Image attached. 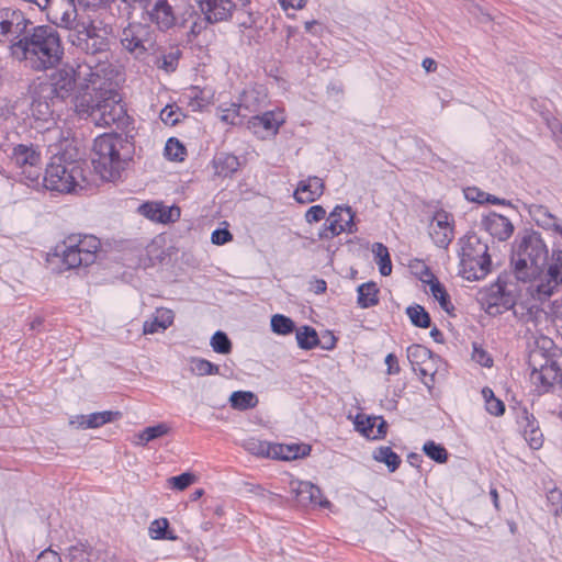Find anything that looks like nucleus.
Listing matches in <instances>:
<instances>
[{
	"label": "nucleus",
	"mask_w": 562,
	"mask_h": 562,
	"mask_svg": "<svg viewBox=\"0 0 562 562\" xmlns=\"http://www.w3.org/2000/svg\"><path fill=\"white\" fill-rule=\"evenodd\" d=\"M194 2L209 23H218L229 20L237 9L247 7L250 0H194Z\"/></svg>",
	"instance_id": "obj_16"
},
{
	"label": "nucleus",
	"mask_w": 562,
	"mask_h": 562,
	"mask_svg": "<svg viewBox=\"0 0 562 562\" xmlns=\"http://www.w3.org/2000/svg\"><path fill=\"white\" fill-rule=\"evenodd\" d=\"M430 358L431 351L422 345L414 344L407 348V359L413 371H417V366L424 364Z\"/></svg>",
	"instance_id": "obj_39"
},
{
	"label": "nucleus",
	"mask_w": 562,
	"mask_h": 562,
	"mask_svg": "<svg viewBox=\"0 0 562 562\" xmlns=\"http://www.w3.org/2000/svg\"><path fill=\"white\" fill-rule=\"evenodd\" d=\"M35 562H63V561H61L60 555L56 551H54L52 549H46L38 554Z\"/></svg>",
	"instance_id": "obj_62"
},
{
	"label": "nucleus",
	"mask_w": 562,
	"mask_h": 562,
	"mask_svg": "<svg viewBox=\"0 0 562 562\" xmlns=\"http://www.w3.org/2000/svg\"><path fill=\"white\" fill-rule=\"evenodd\" d=\"M297 346L303 350H312L319 345L318 334L311 326H302L295 334Z\"/></svg>",
	"instance_id": "obj_35"
},
{
	"label": "nucleus",
	"mask_w": 562,
	"mask_h": 562,
	"mask_svg": "<svg viewBox=\"0 0 562 562\" xmlns=\"http://www.w3.org/2000/svg\"><path fill=\"white\" fill-rule=\"evenodd\" d=\"M327 212L324 206L316 204L308 207L304 214L305 222L307 224H314L322 220H326Z\"/></svg>",
	"instance_id": "obj_55"
},
{
	"label": "nucleus",
	"mask_w": 562,
	"mask_h": 562,
	"mask_svg": "<svg viewBox=\"0 0 562 562\" xmlns=\"http://www.w3.org/2000/svg\"><path fill=\"white\" fill-rule=\"evenodd\" d=\"M357 304L360 308H370L379 303V288L375 282H366L357 288Z\"/></svg>",
	"instance_id": "obj_30"
},
{
	"label": "nucleus",
	"mask_w": 562,
	"mask_h": 562,
	"mask_svg": "<svg viewBox=\"0 0 562 562\" xmlns=\"http://www.w3.org/2000/svg\"><path fill=\"white\" fill-rule=\"evenodd\" d=\"M483 397L485 400L486 411L494 416H502L505 412V404L495 397L494 392L485 387L482 390Z\"/></svg>",
	"instance_id": "obj_45"
},
{
	"label": "nucleus",
	"mask_w": 562,
	"mask_h": 562,
	"mask_svg": "<svg viewBox=\"0 0 562 562\" xmlns=\"http://www.w3.org/2000/svg\"><path fill=\"white\" fill-rule=\"evenodd\" d=\"M548 510L558 516L562 513V491L560 488H551L547 493Z\"/></svg>",
	"instance_id": "obj_50"
},
{
	"label": "nucleus",
	"mask_w": 562,
	"mask_h": 562,
	"mask_svg": "<svg viewBox=\"0 0 562 562\" xmlns=\"http://www.w3.org/2000/svg\"><path fill=\"white\" fill-rule=\"evenodd\" d=\"M42 11L48 20L69 31L68 41L72 46L87 55L103 54L109 50V32L105 27L97 26L92 21H78L75 0H41Z\"/></svg>",
	"instance_id": "obj_2"
},
{
	"label": "nucleus",
	"mask_w": 562,
	"mask_h": 562,
	"mask_svg": "<svg viewBox=\"0 0 562 562\" xmlns=\"http://www.w3.org/2000/svg\"><path fill=\"white\" fill-rule=\"evenodd\" d=\"M472 360L485 368L493 366L491 355L477 342H473L472 345Z\"/></svg>",
	"instance_id": "obj_52"
},
{
	"label": "nucleus",
	"mask_w": 562,
	"mask_h": 562,
	"mask_svg": "<svg viewBox=\"0 0 562 562\" xmlns=\"http://www.w3.org/2000/svg\"><path fill=\"white\" fill-rule=\"evenodd\" d=\"M120 145L121 137L116 134H103L94 139L92 165L104 180H113L120 175Z\"/></svg>",
	"instance_id": "obj_9"
},
{
	"label": "nucleus",
	"mask_w": 562,
	"mask_h": 562,
	"mask_svg": "<svg viewBox=\"0 0 562 562\" xmlns=\"http://www.w3.org/2000/svg\"><path fill=\"white\" fill-rule=\"evenodd\" d=\"M532 281L533 295L542 301L562 289V250L553 249L550 259Z\"/></svg>",
	"instance_id": "obj_12"
},
{
	"label": "nucleus",
	"mask_w": 562,
	"mask_h": 562,
	"mask_svg": "<svg viewBox=\"0 0 562 562\" xmlns=\"http://www.w3.org/2000/svg\"><path fill=\"white\" fill-rule=\"evenodd\" d=\"M182 116V112L178 106L173 105H166L160 111V120L167 124V125H176L178 122H180V119Z\"/></svg>",
	"instance_id": "obj_53"
},
{
	"label": "nucleus",
	"mask_w": 562,
	"mask_h": 562,
	"mask_svg": "<svg viewBox=\"0 0 562 562\" xmlns=\"http://www.w3.org/2000/svg\"><path fill=\"white\" fill-rule=\"evenodd\" d=\"M262 446H270V442L267 441H250L248 443L247 449L254 454L266 457V452Z\"/></svg>",
	"instance_id": "obj_63"
},
{
	"label": "nucleus",
	"mask_w": 562,
	"mask_h": 562,
	"mask_svg": "<svg viewBox=\"0 0 562 562\" xmlns=\"http://www.w3.org/2000/svg\"><path fill=\"white\" fill-rule=\"evenodd\" d=\"M99 71L91 90L76 97L75 110L81 117H92L98 126H120L126 121V110L115 88V69L108 60H99Z\"/></svg>",
	"instance_id": "obj_1"
},
{
	"label": "nucleus",
	"mask_w": 562,
	"mask_h": 562,
	"mask_svg": "<svg viewBox=\"0 0 562 562\" xmlns=\"http://www.w3.org/2000/svg\"><path fill=\"white\" fill-rule=\"evenodd\" d=\"M121 416L120 412H112V411H103V412H95L87 415L88 419L85 424L86 427H89V429L99 428L108 423L113 422L114 419L119 418Z\"/></svg>",
	"instance_id": "obj_40"
},
{
	"label": "nucleus",
	"mask_w": 562,
	"mask_h": 562,
	"mask_svg": "<svg viewBox=\"0 0 562 562\" xmlns=\"http://www.w3.org/2000/svg\"><path fill=\"white\" fill-rule=\"evenodd\" d=\"M531 367L530 381L539 394L547 393L555 383L562 382V369L542 350H532L529 355Z\"/></svg>",
	"instance_id": "obj_11"
},
{
	"label": "nucleus",
	"mask_w": 562,
	"mask_h": 562,
	"mask_svg": "<svg viewBox=\"0 0 562 562\" xmlns=\"http://www.w3.org/2000/svg\"><path fill=\"white\" fill-rule=\"evenodd\" d=\"M386 373L389 375L398 374L401 371L397 357L394 353H389L385 357Z\"/></svg>",
	"instance_id": "obj_61"
},
{
	"label": "nucleus",
	"mask_w": 562,
	"mask_h": 562,
	"mask_svg": "<svg viewBox=\"0 0 562 562\" xmlns=\"http://www.w3.org/2000/svg\"><path fill=\"white\" fill-rule=\"evenodd\" d=\"M482 305L490 315H498L516 304V296L507 289L506 282L497 280L482 292Z\"/></svg>",
	"instance_id": "obj_15"
},
{
	"label": "nucleus",
	"mask_w": 562,
	"mask_h": 562,
	"mask_svg": "<svg viewBox=\"0 0 562 562\" xmlns=\"http://www.w3.org/2000/svg\"><path fill=\"white\" fill-rule=\"evenodd\" d=\"M464 198L468 201L476 202L479 204H484L485 200H488V193L482 191L476 187H468L464 189Z\"/></svg>",
	"instance_id": "obj_56"
},
{
	"label": "nucleus",
	"mask_w": 562,
	"mask_h": 562,
	"mask_svg": "<svg viewBox=\"0 0 562 562\" xmlns=\"http://www.w3.org/2000/svg\"><path fill=\"white\" fill-rule=\"evenodd\" d=\"M169 527V521L167 518H159L155 519L150 522L148 528V533L151 539L159 540V539H175L173 536L169 535L167 532Z\"/></svg>",
	"instance_id": "obj_46"
},
{
	"label": "nucleus",
	"mask_w": 562,
	"mask_h": 562,
	"mask_svg": "<svg viewBox=\"0 0 562 562\" xmlns=\"http://www.w3.org/2000/svg\"><path fill=\"white\" fill-rule=\"evenodd\" d=\"M165 157L172 161H182L186 157V147L179 139L170 137L165 146Z\"/></svg>",
	"instance_id": "obj_44"
},
{
	"label": "nucleus",
	"mask_w": 562,
	"mask_h": 562,
	"mask_svg": "<svg viewBox=\"0 0 562 562\" xmlns=\"http://www.w3.org/2000/svg\"><path fill=\"white\" fill-rule=\"evenodd\" d=\"M229 404L234 409L246 411L258 404V397L250 391H235L231 394Z\"/></svg>",
	"instance_id": "obj_34"
},
{
	"label": "nucleus",
	"mask_w": 562,
	"mask_h": 562,
	"mask_svg": "<svg viewBox=\"0 0 562 562\" xmlns=\"http://www.w3.org/2000/svg\"><path fill=\"white\" fill-rule=\"evenodd\" d=\"M430 279L425 280V282L429 285V291L435 300L438 301L440 307L450 313L454 310L453 304L450 301V296L446 290V288L440 283V281L432 274L429 273Z\"/></svg>",
	"instance_id": "obj_31"
},
{
	"label": "nucleus",
	"mask_w": 562,
	"mask_h": 562,
	"mask_svg": "<svg viewBox=\"0 0 562 562\" xmlns=\"http://www.w3.org/2000/svg\"><path fill=\"white\" fill-rule=\"evenodd\" d=\"M31 21L18 9H0V42L9 43L10 46L27 33Z\"/></svg>",
	"instance_id": "obj_14"
},
{
	"label": "nucleus",
	"mask_w": 562,
	"mask_h": 562,
	"mask_svg": "<svg viewBox=\"0 0 562 562\" xmlns=\"http://www.w3.org/2000/svg\"><path fill=\"white\" fill-rule=\"evenodd\" d=\"M192 371L200 376L216 375L220 374V367L206 359L194 358L192 359Z\"/></svg>",
	"instance_id": "obj_47"
},
{
	"label": "nucleus",
	"mask_w": 562,
	"mask_h": 562,
	"mask_svg": "<svg viewBox=\"0 0 562 562\" xmlns=\"http://www.w3.org/2000/svg\"><path fill=\"white\" fill-rule=\"evenodd\" d=\"M285 122L284 112L280 109L266 111L261 115H255L249 124L254 133L259 137L274 136L280 126Z\"/></svg>",
	"instance_id": "obj_20"
},
{
	"label": "nucleus",
	"mask_w": 562,
	"mask_h": 562,
	"mask_svg": "<svg viewBox=\"0 0 562 562\" xmlns=\"http://www.w3.org/2000/svg\"><path fill=\"white\" fill-rule=\"evenodd\" d=\"M79 5L88 11H99L109 7L113 0H77Z\"/></svg>",
	"instance_id": "obj_58"
},
{
	"label": "nucleus",
	"mask_w": 562,
	"mask_h": 562,
	"mask_svg": "<svg viewBox=\"0 0 562 562\" xmlns=\"http://www.w3.org/2000/svg\"><path fill=\"white\" fill-rule=\"evenodd\" d=\"M356 212L349 205L338 204L327 215L319 228L317 236L319 240H331L346 233L355 234L358 231L355 223Z\"/></svg>",
	"instance_id": "obj_13"
},
{
	"label": "nucleus",
	"mask_w": 562,
	"mask_h": 562,
	"mask_svg": "<svg viewBox=\"0 0 562 562\" xmlns=\"http://www.w3.org/2000/svg\"><path fill=\"white\" fill-rule=\"evenodd\" d=\"M325 190V182L317 176H308L300 180L293 192L294 200L300 204H307L317 201Z\"/></svg>",
	"instance_id": "obj_22"
},
{
	"label": "nucleus",
	"mask_w": 562,
	"mask_h": 562,
	"mask_svg": "<svg viewBox=\"0 0 562 562\" xmlns=\"http://www.w3.org/2000/svg\"><path fill=\"white\" fill-rule=\"evenodd\" d=\"M11 55L24 60L34 70L55 67L64 55L59 34L50 26L41 25L10 46Z\"/></svg>",
	"instance_id": "obj_3"
},
{
	"label": "nucleus",
	"mask_w": 562,
	"mask_h": 562,
	"mask_svg": "<svg viewBox=\"0 0 562 562\" xmlns=\"http://www.w3.org/2000/svg\"><path fill=\"white\" fill-rule=\"evenodd\" d=\"M194 482V475L191 473H182L177 476L168 479V484L171 488L177 491H183Z\"/></svg>",
	"instance_id": "obj_54"
},
{
	"label": "nucleus",
	"mask_w": 562,
	"mask_h": 562,
	"mask_svg": "<svg viewBox=\"0 0 562 562\" xmlns=\"http://www.w3.org/2000/svg\"><path fill=\"white\" fill-rule=\"evenodd\" d=\"M148 20L159 30H169L176 24V14L172 5L167 0H155L150 5H146Z\"/></svg>",
	"instance_id": "obj_23"
},
{
	"label": "nucleus",
	"mask_w": 562,
	"mask_h": 562,
	"mask_svg": "<svg viewBox=\"0 0 562 562\" xmlns=\"http://www.w3.org/2000/svg\"><path fill=\"white\" fill-rule=\"evenodd\" d=\"M373 459L378 462L384 463L390 472H394L401 464L400 456L392 450L391 447H380L374 450Z\"/></svg>",
	"instance_id": "obj_36"
},
{
	"label": "nucleus",
	"mask_w": 562,
	"mask_h": 562,
	"mask_svg": "<svg viewBox=\"0 0 562 562\" xmlns=\"http://www.w3.org/2000/svg\"><path fill=\"white\" fill-rule=\"evenodd\" d=\"M138 213L151 222L170 224L181 216V210L177 205H166L161 201L144 202L137 209Z\"/></svg>",
	"instance_id": "obj_19"
},
{
	"label": "nucleus",
	"mask_w": 562,
	"mask_h": 562,
	"mask_svg": "<svg viewBox=\"0 0 562 562\" xmlns=\"http://www.w3.org/2000/svg\"><path fill=\"white\" fill-rule=\"evenodd\" d=\"M9 158L22 181L27 186L38 183L42 175V155L38 146L32 143L16 144L12 147Z\"/></svg>",
	"instance_id": "obj_10"
},
{
	"label": "nucleus",
	"mask_w": 562,
	"mask_h": 562,
	"mask_svg": "<svg viewBox=\"0 0 562 562\" xmlns=\"http://www.w3.org/2000/svg\"><path fill=\"white\" fill-rule=\"evenodd\" d=\"M528 213L537 226L544 231L562 236V224L560 220L542 204H530Z\"/></svg>",
	"instance_id": "obj_25"
},
{
	"label": "nucleus",
	"mask_w": 562,
	"mask_h": 562,
	"mask_svg": "<svg viewBox=\"0 0 562 562\" xmlns=\"http://www.w3.org/2000/svg\"><path fill=\"white\" fill-rule=\"evenodd\" d=\"M149 29L140 23H130L121 33L122 46L135 57H143L150 44Z\"/></svg>",
	"instance_id": "obj_17"
},
{
	"label": "nucleus",
	"mask_w": 562,
	"mask_h": 562,
	"mask_svg": "<svg viewBox=\"0 0 562 562\" xmlns=\"http://www.w3.org/2000/svg\"><path fill=\"white\" fill-rule=\"evenodd\" d=\"M170 427L165 423L144 428L136 435L135 445L145 447L148 442L167 435Z\"/></svg>",
	"instance_id": "obj_33"
},
{
	"label": "nucleus",
	"mask_w": 562,
	"mask_h": 562,
	"mask_svg": "<svg viewBox=\"0 0 562 562\" xmlns=\"http://www.w3.org/2000/svg\"><path fill=\"white\" fill-rule=\"evenodd\" d=\"M267 458L290 461L299 458H304L310 454L311 447L308 445L299 443H272L270 446H262Z\"/></svg>",
	"instance_id": "obj_24"
},
{
	"label": "nucleus",
	"mask_w": 562,
	"mask_h": 562,
	"mask_svg": "<svg viewBox=\"0 0 562 562\" xmlns=\"http://www.w3.org/2000/svg\"><path fill=\"white\" fill-rule=\"evenodd\" d=\"M92 550L85 544H76L70 547L68 552L69 562H92Z\"/></svg>",
	"instance_id": "obj_49"
},
{
	"label": "nucleus",
	"mask_w": 562,
	"mask_h": 562,
	"mask_svg": "<svg viewBox=\"0 0 562 562\" xmlns=\"http://www.w3.org/2000/svg\"><path fill=\"white\" fill-rule=\"evenodd\" d=\"M548 125L555 135L559 146L562 148V125L557 120L548 122Z\"/></svg>",
	"instance_id": "obj_64"
},
{
	"label": "nucleus",
	"mask_w": 562,
	"mask_h": 562,
	"mask_svg": "<svg viewBox=\"0 0 562 562\" xmlns=\"http://www.w3.org/2000/svg\"><path fill=\"white\" fill-rule=\"evenodd\" d=\"M422 450L430 460L437 463H445L448 460L449 453L447 449L434 440H427Z\"/></svg>",
	"instance_id": "obj_41"
},
{
	"label": "nucleus",
	"mask_w": 562,
	"mask_h": 562,
	"mask_svg": "<svg viewBox=\"0 0 562 562\" xmlns=\"http://www.w3.org/2000/svg\"><path fill=\"white\" fill-rule=\"evenodd\" d=\"M179 60V52L169 53L164 55L159 60V68L166 70L167 72H172L176 70Z\"/></svg>",
	"instance_id": "obj_57"
},
{
	"label": "nucleus",
	"mask_w": 562,
	"mask_h": 562,
	"mask_svg": "<svg viewBox=\"0 0 562 562\" xmlns=\"http://www.w3.org/2000/svg\"><path fill=\"white\" fill-rule=\"evenodd\" d=\"M291 493L294 495L295 501L301 506L319 505L327 507L330 503L323 499L321 488L307 481H292Z\"/></svg>",
	"instance_id": "obj_21"
},
{
	"label": "nucleus",
	"mask_w": 562,
	"mask_h": 562,
	"mask_svg": "<svg viewBox=\"0 0 562 562\" xmlns=\"http://www.w3.org/2000/svg\"><path fill=\"white\" fill-rule=\"evenodd\" d=\"M210 345L214 352L221 355H228L232 351V341L226 335V333L222 330H217L213 334L210 340Z\"/></svg>",
	"instance_id": "obj_43"
},
{
	"label": "nucleus",
	"mask_w": 562,
	"mask_h": 562,
	"mask_svg": "<svg viewBox=\"0 0 562 562\" xmlns=\"http://www.w3.org/2000/svg\"><path fill=\"white\" fill-rule=\"evenodd\" d=\"M482 226L491 236L501 241L508 239L514 232V225L509 218L495 212L483 217Z\"/></svg>",
	"instance_id": "obj_26"
},
{
	"label": "nucleus",
	"mask_w": 562,
	"mask_h": 562,
	"mask_svg": "<svg viewBox=\"0 0 562 562\" xmlns=\"http://www.w3.org/2000/svg\"><path fill=\"white\" fill-rule=\"evenodd\" d=\"M239 116H241V117L247 116V113H244L241 106H239V102L232 103L229 108L221 109L220 119L222 122H224L226 124H232V125L237 124V119Z\"/></svg>",
	"instance_id": "obj_48"
},
{
	"label": "nucleus",
	"mask_w": 562,
	"mask_h": 562,
	"mask_svg": "<svg viewBox=\"0 0 562 562\" xmlns=\"http://www.w3.org/2000/svg\"><path fill=\"white\" fill-rule=\"evenodd\" d=\"M85 181L82 162L66 153L54 155L45 169L44 186L49 191L72 193L82 189Z\"/></svg>",
	"instance_id": "obj_6"
},
{
	"label": "nucleus",
	"mask_w": 562,
	"mask_h": 562,
	"mask_svg": "<svg viewBox=\"0 0 562 562\" xmlns=\"http://www.w3.org/2000/svg\"><path fill=\"white\" fill-rule=\"evenodd\" d=\"M267 92L262 87H254L243 91L239 97V106L244 113L250 114L260 111L267 105Z\"/></svg>",
	"instance_id": "obj_27"
},
{
	"label": "nucleus",
	"mask_w": 562,
	"mask_h": 562,
	"mask_svg": "<svg viewBox=\"0 0 562 562\" xmlns=\"http://www.w3.org/2000/svg\"><path fill=\"white\" fill-rule=\"evenodd\" d=\"M239 159L233 154L221 153L214 158V168L216 175L229 177L239 168Z\"/></svg>",
	"instance_id": "obj_32"
},
{
	"label": "nucleus",
	"mask_w": 562,
	"mask_h": 562,
	"mask_svg": "<svg viewBox=\"0 0 562 562\" xmlns=\"http://www.w3.org/2000/svg\"><path fill=\"white\" fill-rule=\"evenodd\" d=\"M173 323V312L169 308H157L156 312L144 322L143 333L145 335L156 334L166 330Z\"/></svg>",
	"instance_id": "obj_29"
},
{
	"label": "nucleus",
	"mask_w": 562,
	"mask_h": 562,
	"mask_svg": "<svg viewBox=\"0 0 562 562\" xmlns=\"http://www.w3.org/2000/svg\"><path fill=\"white\" fill-rule=\"evenodd\" d=\"M233 238V235L229 233L226 228H216L213 231L211 235V241L214 245H224L228 241H231Z\"/></svg>",
	"instance_id": "obj_59"
},
{
	"label": "nucleus",
	"mask_w": 562,
	"mask_h": 562,
	"mask_svg": "<svg viewBox=\"0 0 562 562\" xmlns=\"http://www.w3.org/2000/svg\"><path fill=\"white\" fill-rule=\"evenodd\" d=\"M372 252L379 266L380 273L384 277L390 276L392 272V261L387 247L381 243H375L372 246Z\"/></svg>",
	"instance_id": "obj_37"
},
{
	"label": "nucleus",
	"mask_w": 562,
	"mask_h": 562,
	"mask_svg": "<svg viewBox=\"0 0 562 562\" xmlns=\"http://www.w3.org/2000/svg\"><path fill=\"white\" fill-rule=\"evenodd\" d=\"M101 243L93 235H71L56 246L53 258L66 270L94 263Z\"/></svg>",
	"instance_id": "obj_8"
},
{
	"label": "nucleus",
	"mask_w": 562,
	"mask_h": 562,
	"mask_svg": "<svg viewBox=\"0 0 562 562\" xmlns=\"http://www.w3.org/2000/svg\"><path fill=\"white\" fill-rule=\"evenodd\" d=\"M460 274L468 281L484 279L491 270V257L486 243L475 234L459 239Z\"/></svg>",
	"instance_id": "obj_7"
},
{
	"label": "nucleus",
	"mask_w": 562,
	"mask_h": 562,
	"mask_svg": "<svg viewBox=\"0 0 562 562\" xmlns=\"http://www.w3.org/2000/svg\"><path fill=\"white\" fill-rule=\"evenodd\" d=\"M548 246L539 233L528 232L513 244L510 261L515 276L522 282L532 281L548 261Z\"/></svg>",
	"instance_id": "obj_5"
},
{
	"label": "nucleus",
	"mask_w": 562,
	"mask_h": 562,
	"mask_svg": "<svg viewBox=\"0 0 562 562\" xmlns=\"http://www.w3.org/2000/svg\"><path fill=\"white\" fill-rule=\"evenodd\" d=\"M519 424L522 427L524 437L531 449H539L543 443V435L539 429L535 416L524 409L519 416Z\"/></svg>",
	"instance_id": "obj_28"
},
{
	"label": "nucleus",
	"mask_w": 562,
	"mask_h": 562,
	"mask_svg": "<svg viewBox=\"0 0 562 562\" xmlns=\"http://www.w3.org/2000/svg\"><path fill=\"white\" fill-rule=\"evenodd\" d=\"M374 423H376L375 416L358 415L355 420L356 429L369 439H373Z\"/></svg>",
	"instance_id": "obj_51"
},
{
	"label": "nucleus",
	"mask_w": 562,
	"mask_h": 562,
	"mask_svg": "<svg viewBox=\"0 0 562 562\" xmlns=\"http://www.w3.org/2000/svg\"><path fill=\"white\" fill-rule=\"evenodd\" d=\"M94 55L85 58L82 61L76 60L74 64H65L61 68L54 71L48 81L42 87L45 98L65 100L70 97L76 88H79V94L89 92L97 79L99 71V60Z\"/></svg>",
	"instance_id": "obj_4"
},
{
	"label": "nucleus",
	"mask_w": 562,
	"mask_h": 562,
	"mask_svg": "<svg viewBox=\"0 0 562 562\" xmlns=\"http://www.w3.org/2000/svg\"><path fill=\"white\" fill-rule=\"evenodd\" d=\"M376 423H374L373 440L382 439L385 437L387 431V424L382 416H375Z\"/></svg>",
	"instance_id": "obj_60"
},
{
	"label": "nucleus",
	"mask_w": 562,
	"mask_h": 562,
	"mask_svg": "<svg viewBox=\"0 0 562 562\" xmlns=\"http://www.w3.org/2000/svg\"><path fill=\"white\" fill-rule=\"evenodd\" d=\"M428 232L437 247L447 248L454 237L453 215L443 210L436 211L429 223Z\"/></svg>",
	"instance_id": "obj_18"
},
{
	"label": "nucleus",
	"mask_w": 562,
	"mask_h": 562,
	"mask_svg": "<svg viewBox=\"0 0 562 562\" xmlns=\"http://www.w3.org/2000/svg\"><path fill=\"white\" fill-rule=\"evenodd\" d=\"M270 325H271V330L274 334L282 335V336L289 335V334L293 333V330L295 329L294 322L290 317L282 315V314L273 315L271 317Z\"/></svg>",
	"instance_id": "obj_42"
},
{
	"label": "nucleus",
	"mask_w": 562,
	"mask_h": 562,
	"mask_svg": "<svg viewBox=\"0 0 562 562\" xmlns=\"http://www.w3.org/2000/svg\"><path fill=\"white\" fill-rule=\"evenodd\" d=\"M406 315L412 324L416 327L428 328L430 327V315L424 306L419 304L411 305L406 308Z\"/></svg>",
	"instance_id": "obj_38"
}]
</instances>
